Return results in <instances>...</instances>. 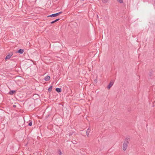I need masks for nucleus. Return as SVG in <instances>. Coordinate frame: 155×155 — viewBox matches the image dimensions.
Wrapping results in <instances>:
<instances>
[{"label": "nucleus", "instance_id": "7ed1b4c3", "mask_svg": "<svg viewBox=\"0 0 155 155\" xmlns=\"http://www.w3.org/2000/svg\"><path fill=\"white\" fill-rule=\"evenodd\" d=\"M58 14L56 13H55V14H52L51 15H48L47 16L48 17H56V16H58L57 15Z\"/></svg>", "mask_w": 155, "mask_h": 155}, {"label": "nucleus", "instance_id": "9d476101", "mask_svg": "<svg viewBox=\"0 0 155 155\" xmlns=\"http://www.w3.org/2000/svg\"><path fill=\"white\" fill-rule=\"evenodd\" d=\"M126 143H125V142L123 144V150H124L125 151L126 150Z\"/></svg>", "mask_w": 155, "mask_h": 155}, {"label": "nucleus", "instance_id": "f257e3e1", "mask_svg": "<svg viewBox=\"0 0 155 155\" xmlns=\"http://www.w3.org/2000/svg\"><path fill=\"white\" fill-rule=\"evenodd\" d=\"M13 54V53L10 52L8 54L5 58V60L9 59Z\"/></svg>", "mask_w": 155, "mask_h": 155}, {"label": "nucleus", "instance_id": "9b49d317", "mask_svg": "<svg viewBox=\"0 0 155 155\" xmlns=\"http://www.w3.org/2000/svg\"><path fill=\"white\" fill-rule=\"evenodd\" d=\"M52 86H51L48 89V91L49 92H50L52 91Z\"/></svg>", "mask_w": 155, "mask_h": 155}, {"label": "nucleus", "instance_id": "a211bd4d", "mask_svg": "<svg viewBox=\"0 0 155 155\" xmlns=\"http://www.w3.org/2000/svg\"><path fill=\"white\" fill-rule=\"evenodd\" d=\"M56 22L55 21V20H54V21H51V24H53L54 23H55Z\"/></svg>", "mask_w": 155, "mask_h": 155}, {"label": "nucleus", "instance_id": "412c9836", "mask_svg": "<svg viewBox=\"0 0 155 155\" xmlns=\"http://www.w3.org/2000/svg\"><path fill=\"white\" fill-rule=\"evenodd\" d=\"M13 107H15V105H14V106H13Z\"/></svg>", "mask_w": 155, "mask_h": 155}, {"label": "nucleus", "instance_id": "39448f33", "mask_svg": "<svg viewBox=\"0 0 155 155\" xmlns=\"http://www.w3.org/2000/svg\"><path fill=\"white\" fill-rule=\"evenodd\" d=\"M24 50L20 49L17 51V52L20 54H22L24 52Z\"/></svg>", "mask_w": 155, "mask_h": 155}, {"label": "nucleus", "instance_id": "f3484780", "mask_svg": "<svg viewBox=\"0 0 155 155\" xmlns=\"http://www.w3.org/2000/svg\"><path fill=\"white\" fill-rule=\"evenodd\" d=\"M62 13V12H59L58 13H57V14H58L57 15L58 16V15H60V14H61Z\"/></svg>", "mask_w": 155, "mask_h": 155}, {"label": "nucleus", "instance_id": "6ab92c4d", "mask_svg": "<svg viewBox=\"0 0 155 155\" xmlns=\"http://www.w3.org/2000/svg\"><path fill=\"white\" fill-rule=\"evenodd\" d=\"M60 20V19L59 18H58V19H56V20H55V21L56 22L57 21H58L59 20Z\"/></svg>", "mask_w": 155, "mask_h": 155}, {"label": "nucleus", "instance_id": "ddd939ff", "mask_svg": "<svg viewBox=\"0 0 155 155\" xmlns=\"http://www.w3.org/2000/svg\"><path fill=\"white\" fill-rule=\"evenodd\" d=\"M102 2L104 3H106L107 2L108 0H102Z\"/></svg>", "mask_w": 155, "mask_h": 155}, {"label": "nucleus", "instance_id": "f8f14e48", "mask_svg": "<svg viewBox=\"0 0 155 155\" xmlns=\"http://www.w3.org/2000/svg\"><path fill=\"white\" fill-rule=\"evenodd\" d=\"M58 153L59 155H61L62 154V153L61 152V151L60 150H58Z\"/></svg>", "mask_w": 155, "mask_h": 155}, {"label": "nucleus", "instance_id": "423d86ee", "mask_svg": "<svg viewBox=\"0 0 155 155\" xmlns=\"http://www.w3.org/2000/svg\"><path fill=\"white\" fill-rule=\"evenodd\" d=\"M55 90L58 93L61 92V89L59 88H57Z\"/></svg>", "mask_w": 155, "mask_h": 155}, {"label": "nucleus", "instance_id": "f03ea898", "mask_svg": "<svg viewBox=\"0 0 155 155\" xmlns=\"http://www.w3.org/2000/svg\"><path fill=\"white\" fill-rule=\"evenodd\" d=\"M114 84V82L113 81H111L109 84L107 86V88L108 89H110V88Z\"/></svg>", "mask_w": 155, "mask_h": 155}, {"label": "nucleus", "instance_id": "20e7f679", "mask_svg": "<svg viewBox=\"0 0 155 155\" xmlns=\"http://www.w3.org/2000/svg\"><path fill=\"white\" fill-rule=\"evenodd\" d=\"M91 131V129L89 128H88L87 130V131H86V134H87V137H89V134L90 132V131Z\"/></svg>", "mask_w": 155, "mask_h": 155}, {"label": "nucleus", "instance_id": "aec40b11", "mask_svg": "<svg viewBox=\"0 0 155 155\" xmlns=\"http://www.w3.org/2000/svg\"><path fill=\"white\" fill-rule=\"evenodd\" d=\"M73 143H74V144H75V143H76V141H74V142H73Z\"/></svg>", "mask_w": 155, "mask_h": 155}, {"label": "nucleus", "instance_id": "0eeeda50", "mask_svg": "<svg viewBox=\"0 0 155 155\" xmlns=\"http://www.w3.org/2000/svg\"><path fill=\"white\" fill-rule=\"evenodd\" d=\"M15 92L16 91H11L9 92V93L10 94L12 95L15 93Z\"/></svg>", "mask_w": 155, "mask_h": 155}, {"label": "nucleus", "instance_id": "dca6fc26", "mask_svg": "<svg viewBox=\"0 0 155 155\" xmlns=\"http://www.w3.org/2000/svg\"><path fill=\"white\" fill-rule=\"evenodd\" d=\"M129 140V138H128V139L127 138V141H126V142H127V144L128 143H129V142H128V140Z\"/></svg>", "mask_w": 155, "mask_h": 155}, {"label": "nucleus", "instance_id": "6e6552de", "mask_svg": "<svg viewBox=\"0 0 155 155\" xmlns=\"http://www.w3.org/2000/svg\"><path fill=\"white\" fill-rule=\"evenodd\" d=\"M50 78V76L48 75L45 77V80L46 81H48L49 80Z\"/></svg>", "mask_w": 155, "mask_h": 155}, {"label": "nucleus", "instance_id": "2eb2a0df", "mask_svg": "<svg viewBox=\"0 0 155 155\" xmlns=\"http://www.w3.org/2000/svg\"><path fill=\"white\" fill-rule=\"evenodd\" d=\"M32 121H30L28 124V125L29 126H31L32 125Z\"/></svg>", "mask_w": 155, "mask_h": 155}, {"label": "nucleus", "instance_id": "4468645a", "mask_svg": "<svg viewBox=\"0 0 155 155\" xmlns=\"http://www.w3.org/2000/svg\"><path fill=\"white\" fill-rule=\"evenodd\" d=\"M117 1L120 3H123V0H117Z\"/></svg>", "mask_w": 155, "mask_h": 155}, {"label": "nucleus", "instance_id": "1a4fd4ad", "mask_svg": "<svg viewBox=\"0 0 155 155\" xmlns=\"http://www.w3.org/2000/svg\"><path fill=\"white\" fill-rule=\"evenodd\" d=\"M153 71H149V75L150 76H152V74H153Z\"/></svg>", "mask_w": 155, "mask_h": 155}]
</instances>
